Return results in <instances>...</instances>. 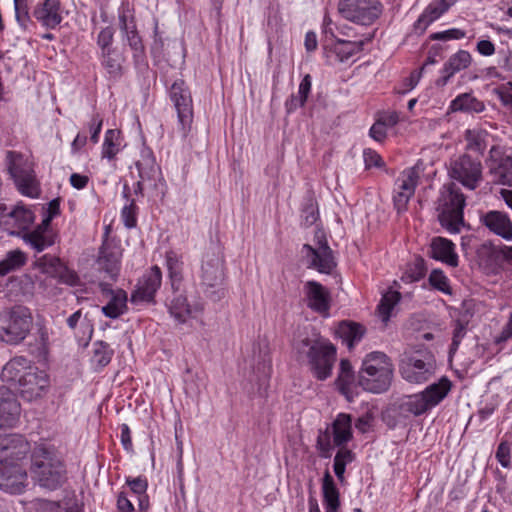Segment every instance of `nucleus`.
I'll return each instance as SVG.
<instances>
[{
  "mask_svg": "<svg viewBox=\"0 0 512 512\" xmlns=\"http://www.w3.org/2000/svg\"><path fill=\"white\" fill-rule=\"evenodd\" d=\"M29 451L30 444L22 435H0V489L11 494L24 490L28 476L20 461Z\"/></svg>",
  "mask_w": 512,
  "mask_h": 512,
  "instance_id": "1",
  "label": "nucleus"
},
{
  "mask_svg": "<svg viewBox=\"0 0 512 512\" xmlns=\"http://www.w3.org/2000/svg\"><path fill=\"white\" fill-rule=\"evenodd\" d=\"M31 476L42 487L54 490L65 481L61 454L52 446H37L32 453Z\"/></svg>",
  "mask_w": 512,
  "mask_h": 512,
  "instance_id": "2",
  "label": "nucleus"
},
{
  "mask_svg": "<svg viewBox=\"0 0 512 512\" xmlns=\"http://www.w3.org/2000/svg\"><path fill=\"white\" fill-rule=\"evenodd\" d=\"M394 365L384 352L373 351L365 355L358 373V384L365 391L386 392L393 381Z\"/></svg>",
  "mask_w": 512,
  "mask_h": 512,
  "instance_id": "3",
  "label": "nucleus"
},
{
  "mask_svg": "<svg viewBox=\"0 0 512 512\" xmlns=\"http://www.w3.org/2000/svg\"><path fill=\"white\" fill-rule=\"evenodd\" d=\"M465 196L454 183L443 185L437 200L438 220L449 233L456 234L464 226Z\"/></svg>",
  "mask_w": 512,
  "mask_h": 512,
  "instance_id": "4",
  "label": "nucleus"
},
{
  "mask_svg": "<svg viewBox=\"0 0 512 512\" xmlns=\"http://www.w3.org/2000/svg\"><path fill=\"white\" fill-rule=\"evenodd\" d=\"M298 354H305L309 359L311 371L318 380L327 379L336 360V348L329 342L308 337L295 343Z\"/></svg>",
  "mask_w": 512,
  "mask_h": 512,
  "instance_id": "5",
  "label": "nucleus"
},
{
  "mask_svg": "<svg viewBox=\"0 0 512 512\" xmlns=\"http://www.w3.org/2000/svg\"><path fill=\"white\" fill-rule=\"evenodd\" d=\"M33 317L28 308L16 306L0 313V342L17 345L30 333Z\"/></svg>",
  "mask_w": 512,
  "mask_h": 512,
  "instance_id": "6",
  "label": "nucleus"
},
{
  "mask_svg": "<svg viewBox=\"0 0 512 512\" xmlns=\"http://www.w3.org/2000/svg\"><path fill=\"white\" fill-rule=\"evenodd\" d=\"M448 175L468 190L477 189L483 181V165L479 157L462 154L452 158L448 166Z\"/></svg>",
  "mask_w": 512,
  "mask_h": 512,
  "instance_id": "7",
  "label": "nucleus"
},
{
  "mask_svg": "<svg viewBox=\"0 0 512 512\" xmlns=\"http://www.w3.org/2000/svg\"><path fill=\"white\" fill-rule=\"evenodd\" d=\"M6 159L9 172L21 194L36 197L39 188L32 162L23 154L15 151H8Z\"/></svg>",
  "mask_w": 512,
  "mask_h": 512,
  "instance_id": "8",
  "label": "nucleus"
},
{
  "mask_svg": "<svg viewBox=\"0 0 512 512\" xmlns=\"http://www.w3.org/2000/svg\"><path fill=\"white\" fill-rule=\"evenodd\" d=\"M169 97L177 112V132L182 139H186L193 123V101L190 90L186 83L179 79L171 85Z\"/></svg>",
  "mask_w": 512,
  "mask_h": 512,
  "instance_id": "9",
  "label": "nucleus"
},
{
  "mask_svg": "<svg viewBox=\"0 0 512 512\" xmlns=\"http://www.w3.org/2000/svg\"><path fill=\"white\" fill-rule=\"evenodd\" d=\"M338 11L349 21L370 25L380 16L382 8L379 0H340Z\"/></svg>",
  "mask_w": 512,
  "mask_h": 512,
  "instance_id": "10",
  "label": "nucleus"
},
{
  "mask_svg": "<svg viewBox=\"0 0 512 512\" xmlns=\"http://www.w3.org/2000/svg\"><path fill=\"white\" fill-rule=\"evenodd\" d=\"M34 265L41 273L57 279L62 284L72 287H76L81 284V280L77 273L68 268L67 265L57 256L44 254L36 258Z\"/></svg>",
  "mask_w": 512,
  "mask_h": 512,
  "instance_id": "11",
  "label": "nucleus"
},
{
  "mask_svg": "<svg viewBox=\"0 0 512 512\" xmlns=\"http://www.w3.org/2000/svg\"><path fill=\"white\" fill-rule=\"evenodd\" d=\"M420 179L417 166L404 169L395 181L393 201L398 212L405 211L410 199L414 196Z\"/></svg>",
  "mask_w": 512,
  "mask_h": 512,
  "instance_id": "12",
  "label": "nucleus"
},
{
  "mask_svg": "<svg viewBox=\"0 0 512 512\" xmlns=\"http://www.w3.org/2000/svg\"><path fill=\"white\" fill-rule=\"evenodd\" d=\"M436 364L432 357L419 359L414 356L401 360L399 371L404 380L409 383L421 384L428 381L435 373Z\"/></svg>",
  "mask_w": 512,
  "mask_h": 512,
  "instance_id": "13",
  "label": "nucleus"
},
{
  "mask_svg": "<svg viewBox=\"0 0 512 512\" xmlns=\"http://www.w3.org/2000/svg\"><path fill=\"white\" fill-rule=\"evenodd\" d=\"M49 385L48 374L35 366L30 368L16 389L24 400L33 401L43 397L47 393Z\"/></svg>",
  "mask_w": 512,
  "mask_h": 512,
  "instance_id": "14",
  "label": "nucleus"
},
{
  "mask_svg": "<svg viewBox=\"0 0 512 512\" xmlns=\"http://www.w3.org/2000/svg\"><path fill=\"white\" fill-rule=\"evenodd\" d=\"M162 283V272L158 266H152L138 280L135 290L131 294V302L154 303L155 294Z\"/></svg>",
  "mask_w": 512,
  "mask_h": 512,
  "instance_id": "15",
  "label": "nucleus"
},
{
  "mask_svg": "<svg viewBox=\"0 0 512 512\" xmlns=\"http://www.w3.org/2000/svg\"><path fill=\"white\" fill-rule=\"evenodd\" d=\"M120 29L127 44L133 51V58L136 64L141 63L144 60L145 48L142 39L137 31L136 22L134 16L130 11L123 10L119 14Z\"/></svg>",
  "mask_w": 512,
  "mask_h": 512,
  "instance_id": "16",
  "label": "nucleus"
},
{
  "mask_svg": "<svg viewBox=\"0 0 512 512\" xmlns=\"http://www.w3.org/2000/svg\"><path fill=\"white\" fill-rule=\"evenodd\" d=\"M3 226L11 230V233L24 232L29 229L35 220L33 211L22 205H15L13 208L2 207Z\"/></svg>",
  "mask_w": 512,
  "mask_h": 512,
  "instance_id": "17",
  "label": "nucleus"
},
{
  "mask_svg": "<svg viewBox=\"0 0 512 512\" xmlns=\"http://www.w3.org/2000/svg\"><path fill=\"white\" fill-rule=\"evenodd\" d=\"M122 248L114 240L103 242L97 259L100 270L104 271L110 278L115 279L120 271Z\"/></svg>",
  "mask_w": 512,
  "mask_h": 512,
  "instance_id": "18",
  "label": "nucleus"
},
{
  "mask_svg": "<svg viewBox=\"0 0 512 512\" xmlns=\"http://www.w3.org/2000/svg\"><path fill=\"white\" fill-rule=\"evenodd\" d=\"M303 292L308 308L319 313L327 314L331 307L329 290L321 283L311 280L304 284Z\"/></svg>",
  "mask_w": 512,
  "mask_h": 512,
  "instance_id": "19",
  "label": "nucleus"
},
{
  "mask_svg": "<svg viewBox=\"0 0 512 512\" xmlns=\"http://www.w3.org/2000/svg\"><path fill=\"white\" fill-rule=\"evenodd\" d=\"M33 17L46 29H55L63 20L60 0H43L33 9Z\"/></svg>",
  "mask_w": 512,
  "mask_h": 512,
  "instance_id": "20",
  "label": "nucleus"
},
{
  "mask_svg": "<svg viewBox=\"0 0 512 512\" xmlns=\"http://www.w3.org/2000/svg\"><path fill=\"white\" fill-rule=\"evenodd\" d=\"M477 257L480 266L494 272L499 268L500 260L512 265V246H503L496 249L490 244H482L477 250Z\"/></svg>",
  "mask_w": 512,
  "mask_h": 512,
  "instance_id": "21",
  "label": "nucleus"
},
{
  "mask_svg": "<svg viewBox=\"0 0 512 512\" xmlns=\"http://www.w3.org/2000/svg\"><path fill=\"white\" fill-rule=\"evenodd\" d=\"M305 256L309 259L310 267L317 269L320 273L329 274L336 266L332 250L327 242L320 243L318 248H313L309 244L303 245Z\"/></svg>",
  "mask_w": 512,
  "mask_h": 512,
  "instance_id": "22",
  "label": "nucleus"
},
{
  "mask_svg": "<svg viewBox=\"0 0 512 512\" xmlns=\"http://www.w3.org/2000/svg\"><path fill=\"white\" fill-rule=\"evenodd\" d=\"M202 284L207 287H218L224 279L223 260L217 253H207L201 266Z\"/></svg>",
  "mask_w": 512,
  "mask_h": 512,
  "instance_id": "23",
  "label": "nucleus"
},
{
  "mask_svg": "<svg viewBox=\"0 0 512 512\" xmlns=\"http://www.w3.org/2000/svg\"><path fill=\"white\" fill-rule=\"evenodd\" d=\"M34 367L35 365L29 359L16 356L4 365L0 377L3 382L17 388L30 371V368Z\"/></svg>",
  "mask_w": 512,
  "mask_h": 512,
  "instance_id": "24",
  "label": "nucleus"
},
{
  "mask_svg": "<svg viewBox=\"0 0 512 512\" xmlns=\"http://www.w3.org/2000/svg\"><path fill=\"white\" fill-rule=\"evenodd\" d=\"M456 0H432L414 23V30L420 34L434 21L438 20Z\"/></svg>",
  "mask_w": 512,
  "mask_h": 512,
  "instance_id": "25",
  "label": "nucleus"
},
{
  "mask_svg": "<svg viewBox=\"0 0 512 512\" xmlns=\"http://www.w3.org/2000/svg\"><path fill=\"white\" fill-rule=\"evenodd\" d=\"M101 292L110 296L109 302L102 307V313L111 319L119 318L127 311V293L122 289L113 290L109 284H100Z\"/></svg>",
  "mask_w": 512,
  "mask_h": 512,
  "instance_id": "26",
  "label": "nucleus"
},
{
  "mask_svg": "<svg viewBox=\"0 0 512 512\" xmlns=\"http://www.w3.org/2000/svg\"><path fill=\"white\" fill-rule=\"evenodd\" d=\"M20 404L15 395L5 387H0V427H12L20 416Z\"/></svg>",
  "mask_w": 512,
  "mask_h": 512,
  "instance_id": "27",
  "label": "nucleus"
},
{
  "mask_svg": "<svg viewBox=\"0 0 512 512\" xmlns=\"http://www.w3.org/2000/svg\"><path fill=\"white\" fill-rule=\"evenodd\" d=\"M481 222L494 234L512 241V220L505 212L489 211L481 217Z\"/></svg>",
  "mask_w": 512,
  "mask_h": 512,
  "instance_id": "28",
  "label": "nucleus"
},
{
  "mask_svg": "<svg viewBox=\"0 0 512 512\" xmlns=\"http://www.w3.org/2000/svg\"><path fill=\"white\" fill-rule=\"evenodd\" d=\"M23 240L39 253L54 245L56 234L49 225L41 223L35 229L25 232Z\"/></svg>",
  "mask_w": 512,
  "mask_h": 512,
  "instance_id": "29",
  "label": "nucleus"
},
{
  "mask_svg": "<svg viewBox=\"0 0 512 512\" xmlns=\"http://www.w3.org/2000/svg\"><path fill=\"white\" fill-rule=\"evenodd\" d=\"M430 256L442 263L457 267L459 264V258L455 251V244L443 237H434L430 243Z\"/></svg>",
  "mask_w": 512,
  "mask_h": 512,
  "instance_id": "30",
  "label": "nucleus"
},
{
  "mask_svg": "<svg viewBox=\"0 0 512 512\" xmlns=\"http://www.w3.org/2000/svg\"><path fill=\"white\" fill-rule=\"evenodd\" d=\"M471 55L466 50H459L444 64L441 70V77L436 81L438 86H445L451 77L459 71L466 69L471 64Z\"/></svg>",
  "mask_w": 512,
  "mask_h": 512,
  "instance_id": "31",
  "label": "nucleus"
},
{
  "mask_svg": "<svg viewBox=\"0 0 512 512\" xmlns=\"http://www.w3.org/2000/svg\"><path fill=\"white\" fill-rule=\"evenodd\" d=\"M136 167L140 177L138 186L148 184L151 187L157 188L158 183H162L163 177L161 169L154 158L143 156L142 159L136 163Z\"/></svg>",
  "mask_w": 512,
  "mask_h": 512,
  "instance_id": "32",
  "label": "nucleus"
},
{
  "mask_svg": "<svg viewBox=\"0 0 512 512\" xmlns=\"http://www.w3.org/2000/svg\"><path fill=\"white\" fill-rule=\"evenodd\" d=\"M496 147L490 149V157L493 162L490 166V173L498 184L512 186V155L502 156L498 161L494 160Z\"/></svg>",
  "mask_w": 512,
  "mask_h": 512,
  "instance_id": "33",
  "label": "nucleus"
},
{
  "mask_svg": "<svg viewBox=\"0 0 512 512\" xmlns=\"http://www.w3.org/2000/svg\"><path fill=\"white\" fill-rule=\"evenodd\" d=\"M101 65L110 80H118L124 73V55L116 49L104 50L100 53Z\"/></svg>",
  "mask_w": 512,
  "mask_h": 512,
  "instance_id": "34",
  "label": "nucleus"
},
{
  "mask_svg": "<svg viewBox=\"0 0 512 512\" xmlns=\"http://www.w3.org/2000/svg\"><path fill=\"white\" fill-rule=\"evenodd\" d=\"M329 428L333 435L334 446H345L352 439V418L349 414H338Z\"/></svg>",
  "mask_w": 512,
  "mask_h": 512,
  "instance_id": "35",
  "label": "nucleus"
},
{
  "mask_svg": "<svg viewBox=\"0 0 512 512\" xmlns=\"http://www.w3.org/2000/svg\"><path fill=\"white\" fill-rule=\"evenodd\" d=\"M322 494L325 512H338L340 493L329 471L325 472L322 480Z\"/></svg>",
  "mask_w": 512,
  "mask_h": 512,
  "instance_id": "36",
  "label": "nucleus"
},
{
  "mask_svg": "<svg viewBox=\"0 0 512 512\" xmlns=\"http://www.w3.org/2000/svg\"><path fill=\"white\" fill-rule=\"evenodd\" d=\"M174 297L170 300L168 305L169 312L172 317L179 323H185L187 319L192 315L193 311H201L202 307L197 305L192 308L185 295L177 294L175 292Z\"/></svg>",
  "mask_w": 512,
  "mask_h": 512,
  "instance_id": "37",
  "label": "nucleus"
},
{
  "mask_svg": "<svg viewBox=\"0 0 512 512\" xmlns=\"http://www.w3.org/2000/svg\"><path fill=\"white\" fill-rule=\"evenodd\" d=\"M484 103L472 93H462L451 101L449 110L451 112L480 113L484 111Z\"/></svg>",
  "mask_w": 512,
  "mask_h": 512,
  "instance_id": "38",
  "label": "nucleus"
},
{
  "mask_svg": "<svg viewBox=\"0 0 512 512\" xmlns=\"http://www.w3.org/2000/svg\"><path fill=\"white\" fill-rule=\"evenodd\" d=\"M452 387L451 381L447 377H442L438 382L433 383L422 391L431 408L437 406L446 398Z\"/></svg>",
  "mask_w": 512,
  "mask_h": 512,
  "instance_id": "39",
  "label": "nucleus"
},
{
  "mask_svg": "<svg viewBox=\"0 0 512 512\" xmlns=\"http://www.w3.org/2000/svg\"><path fill=\"white\" fill-rule=\"evenodd\" d=\"M166 267L172 290L179 292L183 281V261L181 257L174 251H168L166 253Z\"/></svg>",
  "mask_w": 512,
  "mask_h": 512,
  "instance_id": "40",
  "label": "nucleus"
},
{
  "mask_svg": "<svg viewBox=\"0 0 512 512\" xmlns=\"http://www.w3.org/2000/svg\"><path fill=\"white\" fill-rule=\"evenodd\" d=\"M336 385L346 398H351L354 387V372L351 363L347 359H342L340 362Z\"/></svg>",
  "mask_w": 512,
  "mask_h": 512,
  "instance_id": "41",
  "label": "nucleus"
},
{
  "mask_svg": "<svg viewBox=\"0 0 512 512\" xmlns=\"http://www.w3.org/2000/svg\"><path fill=\"white\" fill-rule=\"evenodd\" d=\"M336 333L351 349L355 343L362 339L364 328L360 324L343 321L339 324Z\"/></svg>",
  "mask_w": 512,
  "mask_h": 512,
  "instance_id": "42",
  "label": "nucleus"
},
{
  "mask_svg": "<svg viewBox=\"0 0 512 512\" xmlns=\"http://www.w3.org/2000/svg\"><path fill=\"white\" fill-rule=\"evenodd\" d=\"M489 133L481 128L468 129L465 132L466 149L483 155L487 148Z\"/></svg>",
  "mask_w": 512,
  "mask_h": 512,
  "instance_id": "43",
  "label": "nucleus"
},
{
  "mask_svg": "<svg viewBox=\"0 0 512 512\" xmlns=\"http://www.w3.org/2000/svg\"><path fill=\"white\" fill-rule=\"evenodd\" d=\"M401 299L400 292L396 290H388L383 294L380 303L378 304L377 311L379 317L384 323H387L391 317V313L395 307L399 303Z\"/></svg>",
  "mask_w": 512,
  "mask_h": 512,
  "instance_id": "44",
  "label": "nucleus"
},
{
  "mask_svg": "<svg viewBox=\"0 0 512 512\" xmlns=\"http://www.w3.org/2000/svg\"><path fill=\"white\" fill-rule=\"evenodd\" d=\"M401 407L415 416L422 415L431 409L422 392L407 396Z\"/></svg>",
  "mask_w": 512,
  "mask_h": 512,
  "instance_id": "45",
  "label": "nucleus"
},
{
  "mask_svg": "<svg viewBox=\"0 0 512 512\" xmlns=\"http://www.w3.org/2000/svg\"><path fill=\"white\" fill-rule=\"evenodd\" d=\"M364 41L338 40L334 52L340 62H345L363 50Z\"/></svg>",
  "mask_w": 512,
  "mask_h": 512,
  "instance_id": "46",
  "label": "nucleus"
},
{
  "mask_svg": "<svg viewBox=\"0 0 512 512\" xmlns=\"http://www.w3.org/2000/svg\"><path fill=\"white\" fill-rule=\"evenodd\" d=\"M26 261L25 254L20 250L9 251L0 261V277L23 266Z\"/></svg>",
  "mask_w": 512,
  "mask_h": 512,
  "instance_id": "47",
  "label": "nucleus"
},
{
  "mask_svg": "<svg viewBox=\"0 0 512 512\" xmlns=\"http://www.w3.org/2000/svg\"><path fill=\"white\" fill-rule=\"evenodd\" d=\"M113 353L108 343L97 341L93 344L92 363L103 368L110 363Z\"/></svg>",
  "mask_w": 512,
  "mask_h": 512,
  "instance_id": "48",
  "label": "nucleus"
},
{
  "mask_svg": "<svg viewBox=\"0 0 512 512\" xmlns=\"http://www.w3.org/2000/svg\"><path fill=\"white\" fill-rule=\"evenodd\" d=\"M120 151L119 132L108 130L102 145V157L109 160L113 159Z\"/></svg>",
  "mask_w": 512,
  "mask_h": 512,
  "instance_id": "49",
  "label": "nucleus"
},
{
  "mask_svg": "<svg viewBox=\"0 0 512 512\" xmlns=\"http://www.w3.org/2000/svg\"><path fill=\"white\" fill-rule=\"evenodd\" d=\"M333 446V435L330 431V428L327 427L326 430L321 431L317 437L316 447L319 451V455L322 458L331 457Z\"/></svg>",
  "mask_w": 512,
  "mask_h": 512,
  "instance_id": "50",
  "label": "nucleus"
},
{
  "mask_svg": "<svg viewBox=\"0 0 512 512\" xmlns=\"http://www.w3.org/2000/svg\"><path fill=\"white\" fill-rule=\"evenodd\" d=\"M15 18L19 26L27 30L31 24V16L27 0H14Z\"/></svg>",
  "mask_w": 512,
  "mask_h": 512,
  "instance_id": "51",
  "label": "nucleus"
},
{
  "mask_svg": "<svg viewBox=\"0 0 512 512\" xmlns=\"http://www.w3.org/2000/svg\"><path fill=\"white\" fill-rule=\"evenodd\" d=\"M429 283L434 288L445 294H451V287L448 277L440 269H434L429 275Z\"/></svg>",
  "mask_w": 512,
  "mask_h": 512,
  "instance_id": "52",
  "label": "nucleus"
},
{
  "mask_svg": "<svg viewBox=\"0 0 512 512\" xmlns=\"http://www.w3.org/2000/svg\"><path fill=\"white\" fill-rule=\"evenodd\" d=\"M496 459L504 468L511 466V444L508 441H501L497 447Z\"/></svg>",
  "mask_w": 512,
  "mask_h": 512,
  "instance_id": "53",
  "label": "nucleus"
},
{
  "mask_svg": "<svg viewBox=\"0 0 512 512\" xmlns=\"http://www.w3.org/2000/svg\"><path fill=\"white\" fill-rule=\"evenodd\" d=\"M114 29L110 26L103 28L97 37V45L100 47L101 52L104 50H112L111 44L113 42Z\"/></svg>",
  "mask_w": 512,
  "mask_h": 512,
  "instance_id": "54",
  "label": "nucleus"
},
{
  "mask_svg": "<svg viewBox=\"0 0 512 512\" xmlns=\"http://www.w3.org/2000/svg\"><path fill=\"white\" fill-rule=\"evenodd\" d=\"M467 332L466 325L460 321H456L453 329L452 343L450 346V353L457 351L462 339L465 337Z\"/></svg>",
  "mask_w": 512,
  "mask_h": 512,
  "instance_id": "55",
  "label": "nucleus"
},
{
  "mask_svg": "<svg viewBox=\"0 0 512 512\" xmlns=\"http://www.w3.org/2000/svg\"><path fill=\"white\" fill-rule=\"evenodd\" d=\"M136 205L131 202L129 205H125L122 209L121 216L124 224L127 228H133L136 226Z\"/></svg>",
  "mask_w": 512,
  "mask_h": 512,
  "instance_id": "56",
  "label": "nucleus"
},
{
  "mask_svg": "<svg viewBox=\"0 0 512 512\" xmlns=\"http://www.w3.org/2000/svg\"><path fill=\"white\" fill-rule=\"evenodd\" d=\"M464 36V31L457 28H452L446 31L433 33L430 35V38L431 40L447 41L452 39H462Z\"/></svg>",
  "mask_w": 512,
  "mask_h": 512,
  "instance_id": "57",
  "label": "nucleus"
},
{
  "mask_svg": "<svg viewBox=\"0 0 512 512\" xmlns=\"http://www.w3.org/2000/svg\"><path fill=\"white\" fill-rule=\"evenodd\" d=\"M301 217L305 226H311L318 219V210L314 204H307L302 210Z\"/></svg>",
  "mask_w": 512,
  "mask_h": 512,
  "instance_id": "58",
  "label": "nucleus"
},
{
  "mask_svg": "<svg viewBox=\"0 0 512 512\" xmlns=\"http://www.w3.org/2000/svg\"><path fill=\"white\" fill-rule=\"evenodd\" d=\"M127 484L130 486L134 496L143 495L147 490V480L144 477H137L127 479Z\"/></svg>",
  "mask_w": 512,
  "mask_h": 512,
  "instance_id": "59",
  "label": "nucleus"
},
{
  "mask_svg": "<svg viewBox=\"0 0 512 512\" xmlns=\"http://www.w3.org/2000/svg\"><path fill=\"white\" fill-rule=\"evenodd\" d=\"M363 158L365 165L368 168L382 167L384 164L381 156L372 149H365L363 152Z\"/></svg>",
  "mask_w": 512,
  "mask_h": 512,
  "instance_id": "60",
  "label": "nucleus"
},
{
  "mask_svg": "<svg viewBox=\"0 0 512 512\" xmlns=\"http://www.w3.org/2000/svg\"><path fill=\"white\" fill-rule=\"evenodd\" d=\"M512 338V313L509 315L507 322L503 326L499 335L494 338L495 344H502Z\"/></svg>",
  "mask_w": 512,
  "mask_h": 512,
  "instance_id": "61",
  "label": "nucleus"
},
{
  "mask_svg": "<svg viewBox=\"0 0 512 512\" xmlns=\"http://www.w3.org/2000/svg\"><path fill=\"white\" fill-rule=\"evenodd\" d=\"M60 213V203L58 199H54L48 203L47 209H46V215L44 216L41 223H44L45 225H49L52 221V219L57 216Z\"/></svg>",
  "mask_w": 512,
  "mask_h": 512,
  "instance_id": "62",
  "label": "nucleus"
},
{
  "mask_svg": "<svg viewBox=\"0 0 512 512\" xmlns=\"http://www.w3.org/2000/svg\"><path fill=\"white\" fill-rule=\"evenodd\" d=\"M103 119L99 114H95L92 116L89 128L91 132V140L94 143L98 142L99 134L101 132Z\"/></svg>",
  "mask_w": 512,
  "mask_h": 512,
  "instance_id": "63",
  "label": "nucleus"
},
{
  "mask_svg": "<svg viewBox=\"0 0 512 512\" xmlns=\"http://www.w3.org/2000/svg\"><path fill=\"white\" fill-rule=\"evenodd\" d=\"M369 134L374 140L382 142L387 135L386 126L380 120H377L370 128Z\"/></svg>",
  "mask_w": 512,
  "mask_h": 512,
  "instance_id": "64",
  "label": "nucleus"
}]
</instances>
